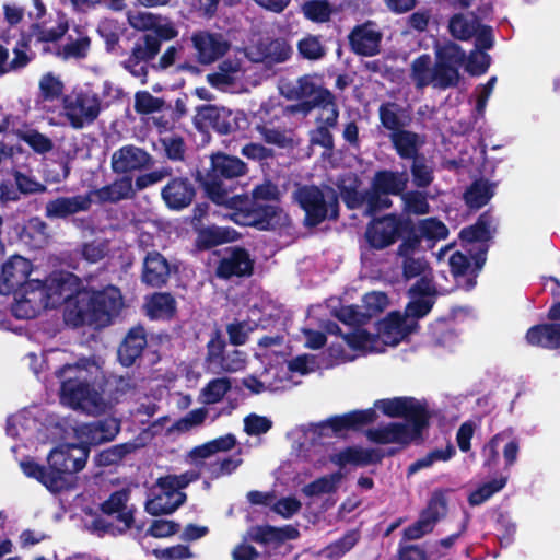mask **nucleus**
I'll use <instances>...</instances> for the list:
<instances>
[{
	"instance_id": "nucleus-54",
	"label": "nucleus",
	"mask_w": 560,
	"mask_h": 560,
	"mask_svg": "<svg viewBox=\"0 0 560 560\" xmlns=\"http://www.w3.org/2000/svg\"><path fill=\"white\" fill-rule=\"evenodd\" d=\"M23 472L30 477L39 481L50 492L58 493L57 479L52 478L50 469L34 460H26L21 463Z\"/></svg>"
},
{
	"instance_id": "nucleus-3",
	"label": "nucleus",
	"mask_w": 560,
	"mask_h": 560,
	"mask_svg": "<svg viewBox=\"0 0 560 560\" xmlns=\"http://www.w3.org/2000/svg\"><path fill=\"white\" fill-rule=\"evenodd\" d=\"M89 364L88 359H81L74 364H65L56 372L61 382L60 398L73 409L100 412L104 410L105 402L91 382Z\"/></svg>"
},
{
	"instance_id": "nucleus-55",
	"label": "nucleus",
	"mask_w": 560,
	"mask_h": 560,
	"mask_svg": "<svg viewBox=\"0 0 560 560\" xmlns=\"http://www.w3.org/2000/svg\"><path fill=\"white\" fill-rule=\"evenodd\" d=\"M149 308L155 316L172 318L177 312V303L170 292H155L150 299Z\"/></svg>"
},
{
	"instance_id": "nucleus-43",
	"label": "nucleus",
	"mask_w": 560,
	"mask_h": 560,
	"mask_svg": "<svg viewBox=\"0 0 560 560\" xmlns=\"http://www.w3.org/2000/svg\"><path fill=\"white\" fill-rule=\"evenodd\" d=\"M225 252L229 253V256L219 261L215 276L219 279L228 280L233 276L245 275V269L241 267L245 264V247H226Z\"/></svg>"
},
{
	"instance_id": "nucleus-56",
	"label": "nucleus",
	"mask_w": 560,
	"mask_h": 560,
	"mask_svg": "<svg viewBox=\"0 0 560 560\" xmlns=\"http://www.w3.org/2000/svg\"><path fill=\"white\" fill-rule=\"evenodd\" d=\"M508 482L506 477L494 478L479 486L468 495V503L471 506H477L485 503L493 494L501 491Z\"/></svg>"
},
{
	"instance_id": "nucleus-22",
	"label": "nucleus",
	"mask_w": 560,
	"mask_h": 560,
	"mask_svg": "<svg viewBox=\"0 0 560 560\" xmlns=\"http://www.w3.org/2000/svg\"><path fill=\"white\" fill-rule=\"evenodd\" d=\"M491 12V2H486L482 7L478 8V13L474 11L456 13L448 21V31L454 38L468 40L476 34L480 22Z\"/></svg>"
},
{
	"instance_id": "nucleus-60",
	"label": "nucleus",
	"mask_w": 560,
	"mask_h": 560,
	"mask_svg": "<svg viewBox=\"0 0 560 560\" xmlns=\"http://www.w3.org/2000/svg\"><path fill=\"white\" fill-rule=\"evenodd\" d=\"M400 198L404 202V209L408 213L421 215L430 211L427 194L418 188L409 191L406 189Z\"/></svg>"
},
{
	"instance_id": "nucleus-57",
	"label": "nucleus",
	"mask_w": 560,
	"mask_h": 560,
	"mask_svg": "<svg viewBox=\"0 0 560 560\" xmlns=\"http://www.w3.org/2000/svg\"><path fill=\"white\" fill-rule=\"evenodd\" d=\"M15 133L20 140L28 144L38 154L48 153L54 148L52 140L36 129L16 130Z\"/></svg>"
},
{
	"instance_id": "nucleus-23",
	"label": "nucleus",
	"mask_w": 560,
	"mask_h": 560,
	"mask_svg": "<svg viewBox=\"0 0 560 560\" xmlns=\"http://www.w3.org/2000/svg\"><path fill=\"white\" fill-rule=\"evenodd\" d=\"M171 277L168 260L158 250L145 254L141 270V282L147 287L161 289L165 287Z\"/></svg>"
},
{
	"instance_id": "nucleus-5",
	"label": "nucleus",
	"mask_w": 560,
	"mask_h": 560,
	"mask_svg": "<svg viewBox=\"0 0 560 560\" xmlns=\"http://www.w3.org/2000/svg\"><path fill=\"white\" fill-rule=\"evenodd\" d=\"M293 199L305 212L303 224L306 228L318 226L325 220L337 221L339 219V197L334 189H330L328 198L325 199L319 187L303 185L293 192Z\"/></svg>"
},
{
	"instance_id": "nucleus-39",
	"label": "nucleus",
	"mask_w": 560,
	"mask_h": 560,
	"mask_svg": "<svg viewBox=\"0 0 560 560\" xmlns=\"http://www.w3.org/2000/svg\"><path fill=\"white\" fill-rule=\"evenodd\" d=\"M252 119L248 122L253 125L255 129L275 126L287 113L285 108L276 98H269L260 103L258 109H254V105L250 107Z\"/></svg>"
},
{
	"instance_id": "nucleus-62",
	"label": "nucleus",
	"mask_w": 560,
	"mask_h": 560,
	"mask_svg": "<svg viewBox=\"0 0 560 560\" xmlns=\"http://www.w3.org/2000/svg\"><path fill=\"white\" fill-rule=\"evenodd\" d=\"M109 252L107 241L92 240L80 246V255L89 264H96L104 259Z\"/></svg>"
},
{
	"instance_id": "nucleus-19",
	"label": "nucleus",
	"mask_w": 560,
	"mask_h": 560,
	"mask_svg": "<svg viewBox=\"0 0 560 560\" xmlns=\"http://www.w3.org/2000/svg\"><path fill=\"white\" fill-rule=\"evenodd\" d=\"M352 52L358 56L372 57L380 52L382 33L374 28L372 22L355 25L348 35Z\"/></svg>"
},
{
	"instance_id": "nucleus-30",
	"label": "nucleus",
	"mask_w": 560,
	"mask_h": 560,
	"mask_svg": "<svg viewBox=\"0 0 560 560\" xmlns=\"http://www.w3.org/2000/svg\"><path fill=\"white\" fill-rule=\"evenodd\" d=\"M525 342L530 347L547 350L560 349V323L551 322L529 327L525 334Z\"/></svg>"
},
{
	"instance_id": "nucleus-38",
	"label": "nucleus",
	"mask_w": 560,
	"mask_h": 560,
	"mask_svg": "<svg viewBox=\"0 0 560 560\" xmlns=\"http://www.w3.org/2000/svg\"><path fill=\"white\" fill-rule=\"evenodd\" d=\"M238 233L230 226H206L197 232L195 241L199 250H209L215 246L233 242L238 238Z\"/></svg>"
},
{
	"instance_id": "nucleus-6",
	"label": "nucleus",
	"mask_w": 560,
	"mask_h": 560,
	"mask_svg": "<svg viewBox=\"0 0 560 560\" xmlns=\"http://www.w3.org/2000/svg\"><path fill=\"white\" fill-rule=\"evenodd\" d=\"M377 113L380 126L387 131V137L394 151H398L425 137L408 129L412 121L411 114L407 107L401 106L397 102H383L378 106Z\"/></svg>"
},
{
	"instance_id": "nucleus-49",
	"label": "nucleus",
	"mask_w": 560,
	"mask_h": 560,
	"mask_svg": "<svg viewBox=\"0 0 560 560\" xmlns=\"http://www.w3.org/2000/svg\"><path fill=\"white\" fill-rule=\"evenodd\" d=\"M303 101L298 105L285 106L289 113L302 112L304 115L310 114L315 108L322 109V115L328 114L334 106H338L336 103V96L331 91H322L313 98H302Z\"/></svg>"
},
{
	"instance_id": "nucleus-13",
	"label": "nucleus",
	"mask_w": 560,
	"mask_h": 560,
	"mask_svg": "<svg viewBox=\"0 0 560 560\" xmlns=\"http://www.w3.org/2000/svg\"><path fill=\"white\" fill-rule=\"evenodd\" d=\"M291 54V46L282 38L260 39L255 47L250 50L247 49V59L253 62V65L247 66V74L249 72L256 74L259 65H264L267 67L265 77L269 78L271 67L287 61Z\"/></svg>"
},
{
	"instance_id": "nucleus-12",
	"label": "nucleus",
	"mask_w": 560,
	"mask_h": 560,
	"mask_svg": "<svg viewBox=\"0 0 560 560\" xmlns=\"http://www.w3.org/2000/svg\"><path fill=\"white\" fill-rule=\"evenodd\" d=\"M33 269L31 260L14 255L11 256L3 265L0 275V294L14 295V304L23 299V293L26 291L27 283L32 280L28 279Z\"/></svg>"
},
{
	"instance_id": "nucleus-17",
	"label": "nucleus",
	"mask_w": 560,
	"mask_h": 560,
	"mask_svg": "<svg viewBox=\"0 0 560 560\" xmlns=\"http://www.w3.org/2000/svg\"><path fill=\"white\" fill-rule=\"evenodd\" d=\"M196 59L201 65H211L221 59L230 49L231 44L221 33L197 31L191 35Z\"/></svg>"
},
{
	"instance_id": "nucleus-7",
	"label": "nucleus",
	"mask_w": 560,
	"mask_h": 560,
	"mask_svg": "<svg viewBox=\"0 0 560 560\" xmlns=\"http://www.w3.org/2000/svg\"><path fill=\"white\" fill-rule=\"evenodd\" d=\"M90 447L85 444H69L56 447L48 455V467L52 478L57 479L58 492L66 487V476L81 471L88 462Z\"/></svg>"
},
{
	"instance_id": "nucleus-59",
	"label": "nucleus",
	"mask_w": 560,
	"mask_h": 560,
	"mask_svg": "<svg viewBox=\"0 0 560 560\" xmlns=\"http://www.w3.org/2000/svg\"><path fill=\"white\" fill-rule=\"evenodd\" d=\"M298 51L303 59L312 61L320 60L327 54L326 47L320 42L319 36L311 34L298 42Z\"/></svg>"
},
{
	"instance_id": "nucleus-50",
	"label": "nucleus",
	"mask_w": 560,
	"mask_h": 560,
	"mask_svg": "<svg viewBox=\"0 0 560 560\" xmlns=\"http://www.w3.org/2000/svg\"><path fill=\"white\" fill-rule=\"evenodd\" d=\"M491 223L492 215L489 211H485L472 225L466 226L459 232V237L468 243L486 242L491 237Z\"/></svg>"
},
{
	"instance_id": "nucleus-1",
	"label": "nucleus",
	"mask_w": 560,
	"mask_h": 560,
	"mask_svg": "<svg viewBox=\"0 0 560 560\" xmlns=\"http://www.w3.org/2000/svg\"><path fill=\"white\" fill-rule=\"evenodd\" d=\"M83 290L82 280L69 271H54L44 280L32 279L19 304L12 305L16 318L36 317L42 310L57 308L66 304L65 317L73 307L79 293Z\"/></svg>"
},
{
	"instance_id": "nucleus-15",
	"label": "nucleus",
	"mask_w": 560,
	"mask_h": 560,
	"mask_svg": "<svg viewBox=\"0 0 560 560\" xmlns=\"http://www.w3.org/2000/svg\"><path fill=\"white\" fill-rule=\"evenodd\" d=\"M410 301L405 307V314L410 322L425 317L435 304L438 296L436 285L431 277L422 276L409 289Z\"/></svg>"
},
{
	"instance_id": "nucleus-64",
	"label": "nucleus",
	"mask_w": 560,
	"mask_h": 560,
	"mask_svg": "<svg viewBox=\"0 0 560 560\" xmlns=\"http://www.w3.org/2000/svg\"><path fill=\"white\" fill-rule=\"evenodd\" d=\"M417 229L419 236L427 240L439 241L446 238L448 235L446 225L435 218L421 220Z\"/></svg>"
},
{
	"instance_id": "nucleus-44",
	"label": "nucleus",
	"mask_w": 560,
	"mask_h": 560,
	"mask_svg": "<svg viewBox=\"0 0 560 560\" xmlns=\"http://www.w3.org/2000/svg\"><path fill=\"white\" fill-rule=\"evenodd\" d=\"M137 450L138 444L133 441L115 444L98 452L94 457V463L98 467L118 466Z\"/></svg>"
},
{
	"instance_id": "nucleus-53",
	"label": "nucleus",
	"mask_w": 560,
	"mask_h": 560,
	"mask_svg": "<svg viewBox=\"0 0 560 560\" xmlns=\"http://www.w3.org/2000/svg\"><path fill=\"white\" fill-rule=\"evenodd\" d=\"M139 22L132 23L137 28H153V32L148 33L151 37H158L160 45L162 40H171L175 38L178 32L170 24H155V18L152 14H140Z\"/></svg>"
},
{
	"instance_id": "nucleus-48",
	"label": "nucleus",
	"mask_w": 560,
	"mask_h": 560,
	"mask_svg": "<svg viewBox=\"0 0 560 560\" xmlns=\"http://www.w3.org/2000/svg\"><path fill=\"white\" fill-rule=\"evenodd\" d=\"M236 445V438L232 433L213 439L207 443L195 446L189 455L192 459L208 458L219 452H229Z\"/></svg>"
},
{
	"instance_id": "nucleus-41",
	"label": "nucleus",
	"mask_w": 560,
	"mask_h": 560,
	"mask_svg": "<svg viewBox=\"0 0 560 560\" xmlns=\"http://www.w3.org/2000/svg\"><path fill=\"white\" fill-rule=\"evenodd\" d=\"M299 536V529L290 524L282 527H275L271 525L257 526L252 535L256 542L262 545L273 544L276 546L282 545L288 540L296 539Z\"/></svg>"
},
{
	"instance_id": "nucleus-10",
	"label": "nucleus",
	"mask_w": 560,
	"mask_h": 560,
	"mask_svg": "<svg viewBox=\"0 0 560 560\" xmlns=\"http://www.w3.org/2000/svg\"><path fill=\"white\" fill-rule=\"evenodd\" d=\"M409 175L406 170H378L374 173L370 184V198L381 211L393 207L389 196H398L408 188Z\"/></svg>"
},
{
	"instance_id": "nucleus-16",
	"label": "nucleus",
	"mask_w": 560,
	"mask_h": 560,
	"mask_svg": "<svg viewBox=\"0 0 560 560\" xmlns=\"http://www.w3.org/2000/svg\"><path fill=\"white\" fill-rule=\"evenodd\" d=\"M424 143L425 137L395 151L399 159L411 162L409 168L410 175L412 184L418 189L428 188L434 180L432 162L421 152Z\"/></svg>"
},
{
	"instance_id": "nucleus-61",
	"label": "nucleus",
	"mask_w": 560,
	"mask_h": 560,
	"mask_svg": "<svg viewBox=\"0 0 560 560\" xmlns=\"http://www.w3.org/2000/svg\"><path fill=\"white\" fill-rule=\"evenodd\" d=\"M164 100L153 96L148 91H138L135 94L133 108L137 114L150 115L153 113L161 112L164 107Z\"/></svg>"
},
{
	"instance_id": "nucleus-8",
	"label": "nucleus",
	"mask_w": 560,
	"mask_h": 560,
	"mask_svg": "<svg viewBox=\"0 0 560 560\" xmlns=\"http://www.w3.org/2000/svg\"><path fill=\"white\" fill-rule=\"evenodd\" d=\"M410 226V218L398 213L373 215L366 224L364 238L371 249L382 250L401 237V231Z\"/></svg>"
},
{
	"instance_id": "nucleus-25",
	"label": "nucleus",
	"mask_w": 560,
	"mask_h": 560,
	"mask_svg": "<svg viewBox=\"0 0 560 560\" xmlns=\"http://www.w3.org/2000/svg\"><path fill=\"white\" fill-rule=\"evenodd\" d=\"M148 345L147 331L143 326L131 327L118 347L117 355L121 365L129 368L142 357Z\"/></svg>"
},
{
	"instance_id": "nucleus-63",
	"label": "nucleus",
	"mask_w": 560,
	"mask_h": 560,
	"mask_svg": "<svg viewBox=\"0 0 560 560\" xmlns=\"http://www.w3.org/2000/svg\"><path fill=\"white\" fill-rule=\"evenodd\" d=\"M65 85L62 81L48 72L39 80V92L44 101H57L63 93Z\"/></svg>"
},
{
	"instance_id": "nucleus-52",
	"label": "nucleus",
	"mask_w": 560,
	"mask_h": 560,
	"mask_svg": "<svg viewBox=\"0 0 560 560\" xmlns=\"http://www.w3.org/2000/svg\"><path fill=\"white\" fill-rule=\"evenodd\" d=\"M447 511V490L435 489L432 492L427 506L420 513L438 524L439 521L446 516Z\"/></svg>"
},
{
	"instance_id": "nucleus-37",
	"label": "nucleus",
	"mask_w": 560,
	"mask_h": 560,
	"mask_svg": "<svg viewBox=\"0 0 560 560\" xmlns=\"http://www.w3.org/2000/svg\"><path fill=\"white\" fill-rule=\"evenodd\" d=\"M339 108L334 106L326 116H318L317 127L310 131V142L313 145H319L328 152H332L335 148L334 136L330 128H336L338 125Z\"/></svg>"
},
{
	"instance_id": "nucleus-45",
	"label": "nucleus",
	"mask_w": 560,
	"mask_h": 560,
	"mask_svg": "<svg viewBox=\"0 0 560 560\" xmlns=\"http://www.w3.org/2000/svg\"><path fill=\"white\" fill-rule=\"evenodd\" d=\"M409 77L417 90L433 84V65L429 54H422L412 60Z\"/></svg>"
},
{
	"instance_id": "nucleus-35",
	"label": "nucleus",
	"mask_w": 560,
	"mask_h": 560,
	"mask_svg": "<svg viewBox=\"0 0 560 560\" xmlns=\"http://www.w3.org/2000/svg\"><path fill=\"white\" fill-rule=\"evenodd\" d=\"M225 346L226 343L220 329H215L207 343L206 362L209 365L214 364L226 372L242 369L244 359L229 360L224 354Z\"/></svg>"
},
{
	"instance_id": "nucleus-26",
	"label": "nucleus",
	"mask_w": 560,
	"mask_h": 560,
	"mask_svg": "<svg viewBox=\"0 0 560 560\" xmlns=\"http://www.w3.org/2000/svg\"><path fill=\"white\" fill-rule=\"evenodd\" d=\"M369 441L385 445L399 444L407 447L413 442V436L408 431V424L404 422H389L386 425L365 431Z\"/></svg>"
},
{
	"instance_id": "nucleus-58",
	"label": "nucleus",
	"mask_w": 560,
	"mask_h": 560,
	"mask_svg": "<svg viewBox=\"0 0 560 560\" xmlns=\"http://www.w3.org/2000/svg\"><path fill=\"white\" fill-rule=\"evenodd\" d=\"M161 46L158 37H151L148 33L140 36L132 47L131 55L135 59L151 61L160 52Z\"/></svg>"
},
{
	"instance_id": "nucleus-46",
	"label": "nucleus",
	"mask_w": 560,
	"mask_h": 560,
	"mask_svg": "<svg viewBox=\"0 0 560 560\" xmlns=\"http://www.w3.org/2000/svg\"><path fill=\"white\" fill-rule=\"evenodd\" d=\"M187 497L173 498V495L160 492L145 502V512L152 516L168 515L182 506Z\"/></svg>"
},
{
	"instance_id": "nucleus-11",
	"label": "nucleus",
	"mask_w": 560,
	"mask_h": 560,
	"mask_svg": "<svg viewBox=\"0 0 560 560\" xmlns=\"http://www.w3.org/2000/svg\"><path fill=\"white\" fill-rule=\"evenodd\" d=\"M65 116L74 129L94 122L101 113V98L92 90L73 91L62 100Z\"/></svg>"
},
{
	"instance_id": "nucleus-14",
	"label": "nucleus",
	"mask_w": 560,
	"mask_h": 560,
	"mask_svg": "<svg viewBox=\"0 0 560 560\" xmlns=\"http://www.w3.org/2000/svg\"><path fill=\"white\" fill-rule=\"evenodd\" d=\"M154 164L155 159L150 152L131 143L114 151L110 159V166L115 174L129 176L149 171Z\"/></svg>"
},
{
	"instance_id": "nucleus-33",
	"label": "nucleus",
	"mask_w": 560,
	"mask_h": 560,
	"mask_svg": "<svg viewBox=\"0 0 560 560\" xmlns=\"http://www.w3.org/2000/svg\"><path fill=\"white\" fill-rule=\"evenodd\" d=\"M330 460L339 467H345L346 465L366 467L370 465H380L382 463V456L378 455V448L347 446L339 453L332 455Z\"/></svg>"
},
{
	"instance_id": "nucleus-29",
	"label": "nucleus",
	"mask_w": 560,
	"mask_h": 560,
	"mask_svg": "<svg viewBox=\"0 0 560 560\" xmlns=\"http://www.w3.org/2000/svg\"><path fill=\"white\" fill-rule=\"evenodd\" d=\"M401 418L407 421L408 431L413 436V441H416L422 439L423 431L430 427L432 415L428 409L425 400H419L409 396Z\"/></svg>"
},
{
	"instance_id": "nucleus-9",
	"label": "nucleus",
	"mask_w": 560,
	"mask_h": 560,
	"mask_svg": "<svg viewBox=\"0 0 560 560\" xmlns=\"http://www.w3.org/2000/svg\"><path fill=\"white\" fill-rule=\"evenodd\" d=\"M466 52L453 42L438 47L433 65V84L440 90L456 88L460 80L459 68L465 63Z\"/></svg>"
},
{
	"instance_id": "nucleus-51",
	"label": "nucleus",
	"mask_w": 560,
	"mask_h": 560,
	"mask_svg": "<svg viewBox=\"0 0 560 560\" xmlns=\"http://www.w3.org/2000/svg\"><path fill=\"white\" fill-rule=\"evenodd\" d=\"M343 478L342 472L335 471L325 476H322L312 482L305 485L302 492L306 497H318L322 494H329L337 491L338 485Z\"/></svg>"
},
{
	"instance_id": "nucleus-32",
	"label": "nucleus",
	"mask_w": 560,
	"mask_h": 560,
	"mask_svg": "<svg viewBox=\"0 0 560 560\" xmlns=\"http://www.w3.org/2000/svg\"><path fill=\"white\" fill-rule=\"evenodd\" d=\"M360 180L355 177L354 183L352 185L339 184L338 190L340 198L342 199L345 206L349 210L361 209L365 206L364 215L373 217L380 212L377 205H374L370 198V188L364 190H359Z\"/></svg>"
},
{
	"instance_id": "nucleus-28",
	"label": "nucleus",
	"mask_w": 560,
	"mask_h": 560,
	"mask_svg": "<svg viewBox=\"0 0 560 560\" xmlns=\"http://www.w3.org/2000/svg\"><path fill=\"white\" fill-rule=\"evenodd\" d=\"M377 419L374 408L352 410L340 416L330 417L327 424L335 433L342 431H361L365 425L372 424Z\"/></svg>"
},
{
	"instance_id": "nucleus-20",
	"label": "nucleus",
	"mask_w": 560,
	"mask_h": 560,
	"mask_svg": "<svg viewBox=\"0 0 560 560\" xmlns=\"http://www.w3.org/2000/svg\"><path fill=\"white\" fill-rule=\"evenodd\" d=\"M77 432L80 443L90 447V445L113 441L120 432V421L112 417L98 419L83 423Z\"/></svg>"
},
{
	"instance_id": "nucleus-42",
	"label": "nucleus",
	"mask_w": 560,
	"mask_h": 560,
	"mask_svg": "<svg viewBox=\"0 0 560 560\" xmlns=\"http://www.w3.org/2000/svg\"><path fill=\"white\" fill-rule=\"evenodd\" d=\"M495 185L488 179L474 180L464 192L465 203L469 209L478 210L485 207L494 196Z\"/></svg>"
},
{
	"instance_id": "nucleus-2",
	"label": "nucleus",
	"mask_w": 560,
	"mask_h": 560,
	"mask_svg": "<svg viewBox=\"0 0 560 560\" xmlns=\"http://www.w3.org/2000/svg\"><path fill=\"white\" fill-rule=\"evenodd\" d=\"M124 298L118 287L110 284L102 290L83 288L73 307L67 313V322L74 327H106L120 314Z\"/></svg>"
},
{
	"instance_id": "nucleus-40",
	"label": "nucleus",
	"mask_w": 560,
	"mask_h": 560,
	"mask_svg": "<svg viewBox=\"0 0 560 560\" xmlns=\"http://www.w3.org/2000/svg\"><path fill=\"white\" fill-rule=\"evenodd\" d=\"M19 237L31 248H43L50 238L48 224L39 217H31L22 225Z\"/></svg>"
},
{
	"instance_id": "nucleus-24",
	"label": "nucleus",
	"mask_w": 560,
	"mask_h": 560,
	"mask_svg": "<svg viewBox=\"0 0 560 560\" xmlns=\"http://www.w3.org/2000/svg\"><path fill=\"white\" fill-rule=\"evenodd\" d=\"M91 194L57 197L49 200L45 207L48 219H67L79 212L88 211L92 206Z\"/></svg>"
},
{
	"instance_id": "nucleus-21",
	"label": "nucleus",
	"mask_w": 560,
	"mask_h": 560,
	"mask_svg": "<svg viewBox=\"0 0 560 560\" xmlns=\"http://www.w3.org/2000/svg\"><path fill=\"white\" fill-rule=\"evenodd\" d=\"M196 196L194 184L187 177H172L161 189V198L170 210L187 208Z\"/></svg>"
},
{
	"instance_id": "nucleus-27",
	"label": "nucleus",
	"mask_w": 560,
	"mask_h": 560,
	"mask_svg": "<svg viewBox=\"0 0 560 560\" xmlns=\"http://www.w3.org/2000/svg\"><path fill=\"white\" fill-rule=\"evenodd\" d=\"M197 115L220 135H230L238 129L236 115L224 107L207 104L197 107Z\"/></svg>"
},
{
	"instance_id": "nucleus-34",
	"label": "nucleus",
	"mask_w": 560,
	"mask_h": 560,
	"mask_svg": "<svg viewBox=\"0 0 560 560\" xmlns=\"http://www.w3.org/2000/svg\"><path fill=\"white\" fill-rule=\"evenodd\" d=\"M130 499L129 489L122 488L110 493L107 500L100 505L105 515H116L117 521L124 524L125 529L132 527L135 517L132 510H127V502Z\"/></svg>"
},
{
	"instance_id": "nucleus-4",
	"label": "nucleus",
	"mask_w": 560,
	"mask_h": 560,
	"mask_svg": "<svg viewBox=\"0 0 560 560\" xmlns=\"http://www.w3.org/2000/svg\"><path fill=\"white\" fill-rule=\"evenodd\" d=\"M210 160V170L205 177H200L206 195L215 205L244 212L245 195L238 194L230 197L221 178L230 179L241 176L245 172V163L241 159L223 152L211 154Z\"/></svg>"
},
{
	"instance_id": "nucleus-36",
	"label": "nucleus",
	"mask_w": 560,
	"mask_h": 560,
	"mask_svg": "<svg viewBox=\"0 0 560 560\" xmlns=\"http://www.w3.org/2000/svg\"><path fill=\"white\" fill-rule=\"evenodd\" d=\"M112 184L105 185L94 191L102 203H117L121 200L132 199L137 192L132 176L120 174Z\"/></svg>"
},
{
	"instance_id": "nucleus-31",
	"label": "nucleus",
	"mask_w": 560,
	"mask_h": 560,
	"mask_svg": "<svg viewBox=\"0 0 560 560\" xmlns=\"http://www.w3.org/2000/svg\"><path fill=\"white\" fill-rule=\"evenodd\" d=\"M418 327L419 324L410 322L405 313L401 315L399 312H390L378 322L377 331L386 338V341L390 339V342H397L399 339L415 332Z\"/></svg>"
},
{
	"instance_id": "nucleus-47",
	"label": "nucleus",
	"mask_w": 560,
	"mask_h": 560,
	"mask_svg": "<svg viewBox=\"0 0 560 560\" xmlns=\"http://www.w3.org/2000/svg\"><path fill=\"white\" fill-rule=\"evenodd\" d=\"M69 30V22L63 13H58V21L55 27L47 28L45 22L33 23L31 34L36 36L38 43H56L61 39Z\"/></svg>"
},
{
	"instance_id": "nucleus-18",
	"label": "nucleus",
	"mask_w": 560,
	"mask_h": 560,
	"mask_svg": "<svg viewBox=\"0 0 560 560\" xmlns=\"http://www.w3.org/2000/svg\"><path fill=\"white\" fill-rule=\"evenodd\" d=\"M287 214L277 205L252 202L247 207V226L259 231H275L287 224Z\"/></svg>"
}]
</instances>
